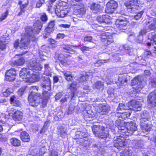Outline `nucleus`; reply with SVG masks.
Wrapping results in <instances>:
<instances>
[{
    "mask_svg": "<svg viewBox=\"0 0 156 156\" xmlns=\"http://www.w3.org/2000/svg\"><path fill=\"white\" fill-rule=\"evenodd\" d=\"M127 80L125 77H123L122 75H120L118 79L119 83L120 86L126 85L127 82Z\"/></svg>",
    "mask_w": 156,
    "mask_h": 156,
    "instance_id": "nucleus-32",
    "label": "nucleus"
},
{
    "mask_svg": "<svg viewBox=\"0 0 156 156\" xmlns=\"http://www.w3.org/2000/svg\"><path fill=\"white\" fill-rule=\"evenodd\" d=\"M84 118L87 121H90L92 120L91 115L89 114L88 113L85 114L84 116Z\"/></svg>",
    "mask_w": 156,
    "mask_h": 156,
    "instance_id": "nucleus-56",
    "label": "nucleus"
},
{
    "mask_svg": "<svg viewBox=\"0 0 156 156\" xmlns=\"http://www.w3.org/2000/svg\"><path fill=\"white\" fill-rule=\"evenodd\" d=\"M75 106L73 105H70L68 108V111L66 112L68 115L72 114L75 109Z\"/></svg>",
    "mask_w": 156,
    "mask_h": 156,
    "instance_id": "nucleus-46",
    "label": "nucleus"
},
{
    "mask_svg": "<svg viewBox=\"0 0 156 156\" xmlns=\"http://www.w3.org/2000/svg\"><path fill=\"white\" fill-rule=\"evenodd\" d=\"M32 76L30 77V76H28L26 80H25V82H29L33 83L38 81L40 78V76L38 73L34 74L32 72V73H30Z\"/></svg>",
    "mask_w": 156,
    "mask_h": 156,
    "instance_id": "nucleus-18",
    "label": "nucleus"
},
{
    "mask_svg": "<svg viewBox=\"0 0 156 156\" xmlns=\"http://www.w3.org/2000/svg\"><path fill=\"white\" fill-rule=\"evenodd\" d=\"M150 117L149 113L147 111H144L142 112L140 114V122H146L148 121Z\"/></svg>",
    "mask_w": 156,
    "mask_h": 156,
    "instance_id": "nucleus-24",
    "label": "nucleus"
},
{
    "mask_svg": "<svg viewBox=\"0 0 156 156\" xmlns=\"http://www.w3.org/2000/svg\"><path fill=\"white\" fill-rule=\"evenodd\" d=\"M112 55L113 56L114 58V60L115 62H117L120 60V58L119 57V55L116 54Z\"/></svg>",
    "mask_w": 156,
    "mask_h": 156,
    "instance_id": "nucleus-61",
    "label": "nucleus"
},
{
    "mask_svg": "<svg viewBox=\"0 0 156 156\" xmlns=\"http://www.w3.org/2000/svg\"><path fill=\"white\" fill-rule=\"evenodd\" d=\"M74 47H76L77 46H74L73 45H68L63 47V49L65 52H68L71 54H73L75 53L76 51L72 48Z\"/></svg>",
    "mask_w": 156,
    "mask_h": 156,
    "instance_id": "nucleus-34",
    "label": "nucleus"
},
{
    "mask_svg": "<svg viewBox=\"0 0 156 156\" xmlns=\"http://www.w3.org/2000/svg\"><path fill=\"white\" fill-rule=\"evenodd\" d=\"M127 126V132L132 134L134 135L136 134H134L135 132L137 130V127L136 124L134 122H131L130 123L127 122L126 124Z\"/></svg>",
    "mask_w": 156,
    "mask_h": 156,
    "instance_id": "nucleus-16",
    "label": "nucleus"
},
{
    "mask_svg": "<svg viewBox=\"0 0 156 156\" xmlns=\"http://www.w3.org/2000/svg\"><path fill=\"white\" fill-rule=\"evenodd\" d=\"M125 142L124 137L121 136H119L114 141V146L119 149H121L122 147H125L126 144Z\"/></svg>",
    "mask_w": 156,
    "mask_h": 156,
    "instance_id": "nucleus-12",
    "label": "nucleus"
},
{
    "mask_svg": "<svg viewBox=\"0 0 156 156\" xmlns=\"http://www.w3.org/2000/svg\"><path fill=\"white\" fill-rule=\"evenodd\" d=\"M143 146V141L140 140L136 141L135 143V148L136 149H140L142 148Z\"/></svg>",
    "mask_w": 156,
    "mask_h": 156,
    "instance_id": "nucleus-42",
    "label": "nucleus"
},
{
    "mask_svg": "<svg viewBox=\"0 0 156 156\" xmlns=\"http://www.w3.org/2000/svg\"><path fill=\"white\" fill-rule=\"evenodd\" d=\"M13 89L11 88H9L7 89L5 91L3 92V95L5 97L8 96L10 94L13 92Z\"/></svg>",
    "mask_w": 156,
    "mask_h": 156,
    "instance_id": "nucleus-48",
    "label": "nucleus"
},
{
    "mask_svg": "<svg viewBox=\"0 0 156 156\" xmlns=\"http://www.w3.org/2000/svg\"><path fill=\"white\" fill-rule=\"evenodd\" d=\"M129 108L135 111H140L142 108V105L140 102L138 101L133 100L128 102Z\"/></svg>",
    "mask_w": 156,
    "mask_h": 156,
    "instance_id": "nucleus-10",
    "label": "nucleus"
},
{
    "mask_svg": "<svg viewBox=\"0 0 156 156\" xmlns=\"http://www.w3.org/2000/svg\"><path fill=\"white\" fill-rule=\"evenodd\" d=\"M147 32V31L146 30L143 29L141 30V31L139 33V36L140 37L139 43L141 42L143 40V37L142 36L146 34Z\"/></svg>",
    "mask_w": 156,
    "mask_h": 156,
    "instance_id": "nucleus-50",
    "label": "nucleus"
},
{
    "mask_svg": "<svg viewBox=\"0 0 156 156\" xmlns=\"http://www.w3.org/2000/svg\"><path fill=\"white\" fill-rule=\"evenodd\" d=\"M97 126L94 125L92 127V130L94 134L96 136H98V129H97Z\"/></svg>",
    "mask_w": 156,
    "mask_h": 156,
    "instance_id": "nucleus-60",
    "label": "nucleus"
},
{
    "mask_svg": "<svg viewBox=\"0 0 156 156\" xmlns=\"http://www.w3.org/2000/svg\"><path fill=\"white\" fill-rule=\"evenodd\" d=\"M40 18L41 21L44 23L46 22L48 20V16L45 13L41 14Z\"/></svg>",
    "mask_w": 156,
    "mask_h": 156,
    "instance_id": "nucleus-47",
    "label": "nucleus"
},
{
    "mask_svg": "<svg viewBox=\"0 0 156 156\" xmlns=\"http://www.w3.org/2000/svg\"><path fill=\"white\" fill-rule=\"evenodd\" d=\"M25 61L24 59L23 58H20L17 59L12 63L11 65L12 66H20L23 65L25 63Z\"/></svg>",
    "mask_w": 156,
    "mask_h": 156,
    "instance_id": "nucleus-29",
    "label": "nucleus"
},
{
    "mask_svg": "<svg viewBox=\"0 0 156 156\" xmlns=\"http://www.w3.org/2000/svg\"><path fill=\"white\" fill-rule=\"evenodd\" d=\"M137 0H130L128 2L125 3V5L126 7H131L133 6H137Z\"/></svg>",
    "mask_w": 156,
    "mask_h": 156,
    "instance_id": "nucleus-37",
    "label": "nucleus"
},
{
    "mask_svg": "<svg viewBox=\"0 0 156 156\" xmlns=\"http://www.w3.org/2000/svg\"><path fill=\"white\" fill-rule=\"evenodd\" d=\"M126 125H121L118 127V129L120 131H119V132L122 133H125L127 130V127L125 126Z\"/></svg>",
    "mask_w": 156,
    "mask_h": 156,
    "instance_id": "nucleus-51",
    "label": "nucleus"
},
{
    "mask_svg": "<svg viewBox=\"0 0 156 156\" xmlns=\"http://www.w3.org/2000/svg\"><path fill=\"white\" fill-rule=\"evenodd\" d=\"M98 138L99 139L106 138L108 136V133L107 131L105 132V127L99 125L98 127Z\"/></svg>",
    "mask_w": 156,
    "mask_h": 156,
    "instance_id": "nucleus-17",
    "label": "nucleus"
},
{
    "mask_svg": "<svg viewBox=\"0 0 156 156\" xmlns=\"http://www.w3.org/2000/svg\"><path fill=\"white\" fill-rule=\"evenodd\" d=\"M58 132L60 135L61 137H64L66 135V129H65L62 126L59 127Z\"/></svg>",
    "mask_w": 156,
    "mask_h": 156,
    "instance_id": "nucleus-38",
    "label": "nucleus"
},
{
    "mask_svg": "<svg viewBox=\"0 0 156 156\" xmlns=\"http://www.w3.org/2000/svg\"><path fill=\"white\" fill-rule=\"evenodd\" d=\"M70 98V95H69V93H68V94H66L65 95V96L64 98H62L60 101L62 103L66 102Z\"/></svg>",
    "mask_w": 156,
    "mask_h": 156,
    "instance_id": "nucleus-59",
    "label": "nucleus"
},
{
    "mask_svg": "<svg viewBox=\"0 0 156 156\" xmlns=\"http://www.w3.org/2000/svg\"><path fill=\"white\" fill-rule=\"evenodd\" d=\"M28 4V2L27 3H25L21 5L20 7V10H21V12H25V10L24 9L27 6Z\"/></svg>",
    "mask_w": 156,
    "mask_h": 156,
    "instance_id": "nucleus-62",
    "label": "nucleus"
},
{
    "mask_svg": "<svg viewBox=\"0 0 156 156\" xmlns=\"http://www.w3.org/2000/svg\"><path fill=\"white\" fill-rule=\"evenodd\" d=\"M126 122L119 119H117L115 121V126L118 127L121 125H126Z\"/></svg>",
    "mask_w": 156,
    "mask_h": 156,
    "instance_id": "nucleus-45",
    "label": "nucleus"
},
{
    "mask_svg": "<svg viewBox=\"0 0 156 156\" xmlns=\"http://www.w3.org/2000/svg\"><path fill=\"white\" fill-rule=\"evenodd\" d=\"M9 12L6 10L4 13L2 14V16L0 17V21H2L5 19L8 15Z\"/></svg>",
    "mask_w": 156,
    "mask_h": 156,
    "instance_id": "nucleus-54",
    "label": "nucleus"
},
{
    "mask_svg": "<svg viewBox=\"0 0 156 156\" xmlns=\"http://www.w3.org/2000/svg\"><path fill=\"white\" fill-rule=\"evenodd\" d=\"M148 39H150L152 45H156V35L155 34L152 36L150 39L149 38Z\"/></svg>",
    "mask_w": 156,
    "mask_h": 156,
    "instance_id": "nucleus-55",
    "label": "nucleus"
},
{
    "mask_svg": "<svg viewBox=\"0 0 156 156\" xmlns=\"http://www.w3.org/2000/svg\"><path fill=\"white\" fill-rule=\"evenodd\" d=\"M30 42V39L27 38L26 35L22 37L20 43L19 40L17 39L13 44L14 47L16 48L19 46L20 48L22 49H27L29 47Z\"/></svg>",
    "mask_w": 156,
    "mask_h": 156,
    "instance_id": "nucleus-2",
    "label": "nucleus"
},
{
    "mask_svg": "<svg viewBox=\"0 0 156 156\" xmlns=\"http://www.w3.org/2000/svg\"><path fill=\"white\" fill-rule=\"evenodd\" d=\"M63 57L64 55L62 54H60L59 55L58 58L61 63L63 66H66L68 64V62L65 58H62Z\"/></svg>",
    "mask_w": 156,
    "mask_h": 156,
    "instance_id": "nucleus-39",
    "label": "nucleus"
},
{
    "mask_svg": "<svg viewBox=\"0 0 156 156\" xmlns=\"http://www.w3.org/2000/svg\"><path fill=\"white\" fill-rule=\"evenodd\" d=\"M120 117L123 119H125L126 118H129L131 113V110H126L125 111L121 112Z\"/></svg>",
    "mask_w": 156,
    "mask_h": 156,
    "instance_id": "nucleus-30",
    "label": "nucleus"
},
{
    "mask_svg": "<svg viewBox=\"0 0 156 156\" xmlns=\"http://www.w3.org/2000/svg\"><path fill=\"white\" fill-rule=\"evenodd\" d=\"M139 7L138 6H133L127 8L128 11L130 13H134L137 12Z\"/></svg>",
    "mask_w": 156,
    "mask_h": 156,
    "instance_id": "nucleus-35",
    "label": "nucleus"
},
{
    "mask_svg": "<svg viewBox=\"0 0 156 156\" xmlns=\"http://www.w3.org/2000/svg\"><path fill=\"white\" fill-rule=\"evenodd\" d=\"M54 30V29L53 28H52L50 27H48L45 29V32L47 33H48L50 34Z\"/></svg>",
    "mask_w": 156,
    "mask_h": 156,
    "instance_id": "nucleus-64",
    "label": "nucleus"
},
{
    "mask_svg": "<svg viewBox=\"0 0 156 156\" xmlns=\"http://www.w3.org/2000/svg\"><path fill=\"white\" fill-rule=\"evenodd\" d=\"M37 61L36 59L33 58L27 62V67L33 71V72L36 73V71H41L42 68V66Z\"/></svg>",
    "mask_w": 156,
    "mask_h": 156,
    "instance_id": "nucleus-4",
    "label": "nucleus"
},
{
    "mask_svg": "<svg viewBox=\"0 0 156 156\" xmlns=\"http://www.w3.org/2000/svg\"><path fill=\"white\" fill-rule=\"evenodd\" d=\"M23 113L19 111H15L12 115V119L15 121L20 120L23 118Z\"/></svg>",
    "mask_w": 156,
    "mask_h": 156,
    "instance_id": "nucleus-22",
    "label": "nucleus"
},
{
    "mask_svg": "<svg viewBox=\"0 0 156 156\" xmlns=\"http://www.w3.org/2000/svg\"><path fill=\"white\" fill-rule=\"evenodd\" d=\"M16 75V70L13 69H10L5 73V80L6 81H12L15 79Z\"/></svg>",
    "mask_w": 156,
    "mask_h": 156,
    "instance_id": "nucleus-13",
    "label": "nucleus"
},
{
    "mask_svg": "<svg viewBox=\"0 0 156 156\" xmlns=\"http://www.w3.org/2000/svg\"><path fill=\"white\" fill-rule=\"evenodd\" d=\"M63 73L65 76L66 79L68 81L73 80L74 77L69 72H63Z\"/></svg>",
    "mask_w": 156,
    "mask_h": 156,
    "instance_id": "nucleus-33",
    "label": "nucleus"
},
{
    "mask_svg": "<svg viewBox=\"0 0 156 156\" xmlns=\"http://www.w3.org/2000/svg\"><path fill=\"white\" fill-rule=\"evenodd\" d=\"M98 112L101 115H106L110 110L109 106L105 103H98Z\"/></svg>",
    "mask_w": 156,
    "mask_h": 156,
    "instance_id": "nucleus-11",
    "label": "nucleus"
},
{
    "mask_svg": "<svg viewBox=\"0 0 156 156\" xmlns=\"http://www.w3.org/2000/svg\"><path fill=\"white\" fill-rule=\"evenodd\" d=\"M90 8L91 9L93 12L97 13L98 12V4L94 3H92L90 4Z\"/></svg>",
    "mask_w": 156,
    "mask_h": 156,
    "instance_id": "nucleus-44",
    "label": "nucleus"
},
{
    "mask_svg": "<svg viewBox=\"0 0 156 156\" xmlns=\"http://www.w3.org/2000/svg\"><path fill=\"white\" fill-rule=\"evenodd\" d=\"M35 26L34 30L32 27H27L25 29L26 32L25 35L27 38H29L30 41V39L32 41H35V31L37 34H38L42 27V24L41 22H39L36 24Z\"/></svg>",
    "mask_w": 156,
    "mask_h": 156,
    "instance_id": "nucleus-1",
    "label": "nucleus"
},
{
    "mask_svg": "<svg viewBox=\"0 0 156 156\" xmlns=\"http://www.w3.org/2000/svg\"><path fill=\"white\" fill-rule=\"evenodd\" d=\"M148 28L150 30H153L156 29V24L153 23L150 24L148 26Z\"/></svg>",
    "mask_w": 156,
    "mask_h": 156,
    "instance_id": "nucleus-63",
    "label": "nucleus"
},
{
    "mask_svg": "<svg viewBox=\"0 0 156 156\" xmlns=\"http://www.w3.org/2000/svg\"><path fill=\"white\" fill-rule=\"evenodd\" d=\"M76 142L77 144L84 147L87 146L89 143L88 139L83 138L78 139L76 140Z\"/></svg>",
    "mask_w": 156,
    "mask_h": 156,
    "instance_id": "nucleus-28",
    "label": "nucleus"
},
{
    "mask_svg": "<svg viewBox=\"0 0 156 156\" xmlns=\"http://www.w3.org/2000/svg\"><path fill=\"white\" fill-rule=\"evenodd\" d=\"M40 98L35 93H31L28 97V100L30 105L36 107L38 106L40 102L39 100Z\"/></svg>",
    "mask_w": 156,
    "mask_h": 156,
    "instance_id": "nucleus-9",
    "label": "nucleus"
},
{
    "mask_svg": "<svg viewBox=\"0 0 156 156\" xmlns=\"http://www.w3.org/2000/svg\"><path fill=\"white\" fill-rule=\"evenodd\" d=\"M55 13L57 16L60 17H64L67 15L66 10H61L58 8L55 9Z\"/></svg>",
    "mask_w": 156,
    "mask_h": 156,
    "instance_id": "nucleus-27",
    "label": "nucleus"
},
{
    "mask_svg": "<svg viewBox=\"0 0 156 156\" xmlns=\"http://www.w3.org/2000/svg\"><path fill=\"white\" fill-rule=\"evenodd\" d=\"M126 110H130L129 108V105L128 103V105L123 104V103H120L117 109V113H121V111L124 110V111Z\"/></svg>",
    "mask_w": 156,
    "mask_h": 156,
    "instance_id": "nucleus-25",
    "label": "nucleus"
},
{
    "mask_svg": "<svg viewBox=\"0 0 156 156\" xmlns=\"http://www.w3.org/2000/svg\"><path fill=\"white\" fill-rule=\"evenodd\" d=\"M127 22L123 18L122 19H117L115 23V28L116 31H122L126 29Z\"/></svg>",
    "mask_w": 156,
    "mask_h": 156,
    "instance_id": "nucleus-8",
    "label": "nucleus"
},
{
    "mask_svg": "<svg viewBox=\"0 0 156 156\" xmlns=\"http://www.w3.org/2000/svg\"><path fill=\"white\" fill-rule=\"evenodd\" d=\"M90 74L89 73H87L84 75H82L79 79V82H82L87 80V79L88 78V77L89 76Z\"/></svg>",
    "mask_w": 156,
    "mask_h": 156,
    "instance_id": "nucleus-41",
    "label": "nucleus"
},
{
    "mask_svg": "<svg viewBox=\"0 0 156 156\" xmlns=\"http://www.w3.org/2000/svg\"><path fill=\"white\" fill-rule=\"evenodd\" d=\"M9 38L8 37H3L0 40V49L2 51L6 48V44L9 42Z\"/></svg>",
    "mask_w": 156,
    "mask_h": 156,
    "instance_id": "nucleus-19",
    "label": "nucleus"
},
{
    "mask_svg": "<svg viewBox=\"0 0 156 156\" xmlns=\"http://www.w3.org/2000/svg\"><path fill=\"white\" fill-rule=\"evenodd\" d=\"M118 5V3L115 1L113 0L109 1L106 4L107 8L105 10V12L109 14L114 12Z\"/></svg>",
    "mask_w": 156,
    "mask_h": 156,
    "instance_id": "nucleus-7",
    "label": "nucleus"
},
{
    "mask_svg": "<svg viewBox=\"0 0 156 156\" xmlns=\"http://www.w3.org/2000/svg\"><path fill=\"white\" fill-rule=\"evenodd\" d=\"M20 136L21 140L24 142H28L30 140L28 133L26 131L22 132Z\"/></svg>",
    "mask_w": 156,
    "mask_h": 156,
    "instance_id": "nucleus-26",
    "label": "nucleus"
},
{
    "mask_svg": "<svg viewBox=\"0 0 156 156\" xmlns=\"http://www.w3.org/2000/svg\"><path fill=\"white\" fill-rule=\"evenodd\" d=\"M51 82L48 80H45L41 84L43 90L45 92H47L50 89Z\"/></svg>",
    "mask_w": 156,
    "mask_h": 156,
    "instance_id": "nucleus-20",
    "label": "nucleus"
},
{
    "mask_svg": "<svg viewBox=\"0 0 156 156\" xmlns=\"http://www.w3.org/2000/svg\"><path fill=\"white\" fill-rule=\"evenodd\" d=\"M144 11H142L140 12H137L135 14H136L134 16V18L136 20H138L140 18L144 13Z\"/></svg>",
    "mask_w": 156,
    "mask_h": 156,
    "instance_id": "nucleus-49",
    "label": "nucleus"
},
{
    "mask_svg": "<svg viewBox=\"0 0 156 156\" xmlns=\"http://www.w3.org/2000/svg\"><path fill=\"white\" fill-rule=\"evenodd\" d=\"M100 34L99 36L101 41L104 43L105 45L106 44H109L113 42L112 36L111 35H109V34L108 33L103 31L101 33H98V34Z\"/></svg>",
    "mask_w": 156,
    "mask_h": 156,
    "instance_id": "nucleus-6",
    "label": "nucleus"
},
{
    "mask_svg": "<svg viewBox=\"0 0 156 156\" xmlns=\"http://www.w3.org/2000/svg\"><path fill=\"white\" fill-rule=\"evenodd\" d=\"M141 77H137L134 78L132 81L131 83L133 88L135 90V92H139L144 87L145 82L141 80Z\"/></svg>",
    "mask_w": 156,
    "mask_h": 156,
    "instance_id": "nucleus-3",
    "label": "nucleus"
},
{
    "mask_svg": "<svg viewBox=\"0 0 156 156\" xmlns=\"http://www.w3.org/2000/svg\"><path fill=\"white\" fill-rule=\"evenodd\" d=\"M49 62L45 63L44 64V68L45 69V71L46 72H49L51 70V68L49 66Z\"/></svg>",
    "mask_w": 156,
    "mask_h": 156,
    "instance_id": "nucleus-57",
    "label": "nucleus"
},
{
    "mask_svg": "<svg viewBox=\"0 0 156 156\" xmlns=\"http://www.w3.org/2000/svg\"><path fill=\"white\" fill-rule=\"evenodd\" d=\"M120 156H133V152L131 150H124L120 154Z\"/></svg>",
    "mask_w": 156,
    "mask_h": 156,
    "instance_id": "nucleus-40",
    "label": "nucleus"
},
{
    "mask_svg": "<svg viewBox=\"0 0 156 156\" xmlns=\"http://www.w3.org/2000/svg\"><path fill=\"white\" fill-rule=\"evenodd\" d=\"M110 21L108 15H102L98 16V27H102L101 29L98 28L99 31L103 30L104 27H106V24L110 23Z\"/></svg>",
    "mask_w": 156,
    "mask_h": 156,
    "instance_id": "nucleus-5",
    "label": "nucleus"
},
{
    "mask_svg": "<svg viewBox=\"0 0 156 156\" xmlns=\"http://www.w3.org/2000/svg\"><path fill=\"white\" fill-rule=\"evenodd\" d=\"M14 99H16V97L14 96H12L10 98V102L11 104L15 106H19L21 105L20 101L18 100H16L15 101H14Z\"/></svg>",
    "mask_w": 156,
    "mask_h": 156,
    "instance_id": "nucleus-36",
    "label": "nucleus"
},
{
    "mask_svg": "<svg viewBox=\"0 0 156 156\" xmlns=\"http://www.w3.org/2000/svg\"><path fill=\"white\" fill-rule=\"evenodd\" d=\"M76 10L77 13L80 15L84 14L86 12V10L82 6H81V7L79 9L78 8L76 9Z\"/></svg>",
    "mask_w": 156,
    "mask_h": 156,
    "instance_id": "nucleus-52",
    "label": "nucleus"
},
{
    "mask_svg": "<svg viewBox=\"0 0 156 156\" xmlns=\"http://www.w3.org/2000/svg\"><path fill=\"white\" fill-rule=\"evenodd\" d=\"M76 83L75 82H73L72 83L70 84L67 87L68 89L70 90L71 92H73L71 94V99H74L73 98L75 95V92L76 91Z\"/></svg>",
    "mask_w": 156,
    "mask_h": 156,
    "instance_id": "nucleus-23",
    "label": "nucleus"
},
{
    "mask_svg": "<svg viewBox=\"0 0 156 156\" xmlns=\"http://www.w3.org/2000/svg\"><path fill=\"white\" fill-rule=\"evenodd\" d=\"M33 71L30 70L27 67L23 68L20 71V78L22 79V81H25V80L30 76V73H32Z\"/></svg>",
    "mask_w": 156,
    "mask_h": 156,
    "instance_id": "nucleus-14",
    "label": "nucleus"
},
{
    "mask_svg": "<svg viewBox=\"0 0 156 156\" xmlns=\"http://www.w3.org/2000/svg\"><path fill=\"white\" fill-rule=\"evenodd\" d=\"M5 125L6 126L8 127L9 126L7 123H5L2 119H0V132L2 131L4 129H6L5 128Z\"/></svg>",
    "mask_w": 156,
    "mask_h": 156,
    "instance_id": "nucleus-43",
    "label": "nucleus"
},
{
    "mask_svg": "<svg viewBox=\"0 0 156 156\" xmlns=\"http://www.w3.org/2000/svg\"><path fill=\"white\" fill-rule=\"evenodd\" d=\"M26 89V87H24L19 89L17 92L18 94L20 96L22 95L24 93Z\"/></svg>",
    "mask_w": 156,
    "mask_h": 156,
    "instance_id": "nucleus-58",
    "label": "nucleus"
},
{
    "mask_svg": "<svg viewBox=\"0 0 156 156\" xmlns=\"http://www.w3.org/2000/svg\"><path fill=\"white\" fill-rule=\"evenodd\" d=\"M147 101L152 107L156 106V90L150 93L148 96Z\"/></svg>",
    "mask_w": 156,
    "mask_h": 156,
    "instance_id": "nucleus-15",
    "label": "nucleus"
},
{
    "mask_svg": "<svg viewBox=\"0 0 156 156\" xmlns=\"http://www.w3.org/2000/svg\"><path fill=\"white\" fill-rule=\"evenodd\" d=\"M105 147L102 146L100 147L98 153L101 155H104L105 154Z\"/></svg>",
    "mask_w": 156,
    "mask_h": 156,
    "instance_id": "nucleus-53",
    "label": "nucleus"
},
{
    "mask_svg": "<svg viewBox=\"0 0 156 156\" xmlns=\"http://www.w3.org/2000/svg\"><path fill=\"white\" fill-rule=\"evenodd\" d=\"M10 141L11 144L15 147H18L20 145V140L16 138H12L10 139Z\"/></svg>",
    "mask_w": 156,
    "mask_h": 156,
    "instance_id": "nucleus-31",
    "label": "nucleus"
},
{
    "mask_svg": "<svg viewBox=\"0 0 156 156\" xmlns=\"http://www.w3.org/2000/svg\"><path fill=\"white\" fill-rule=\"evenodd\" d=\"M140 125L142 129L146 132L150 131L152 127L151 123L146 122H140Z\"/></svg>",
    "mask_w": 156,
    "mask_h": 156,
    "instance_id": "nucleus-21",
    "label": "nucleus"
}]
</instances>
